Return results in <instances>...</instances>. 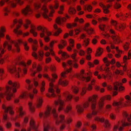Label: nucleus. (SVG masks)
<instances>
[{"instance_id":"obj_33","label":"nucleus","mask_w":131,"mask_h":131,"mask_svg":"<svg viewBox=\"0 0 131 131\" xmlns=\"http://www.w3.org/2000/svg\"><path fill=\"white\" fill-rule=\"evenodd\" d=\"M122 103L121 102H114L113 103V105L114 106H117L119 107H124V105L122 104Z\"/></svg>"},{"instance_id":"obj_3","label":"nucleus","mask_w":131,"mask_h":131,"mask_svg":"<svg viewBox=\"0 0 131 131\" xmlns=\"http://www.w3.org/2000/svg\"><path fill=\"white\" fill-rule=\"evenodd\" d=\"M43 77L46 78L48 79V81L50 82L49 83L50 87L49 89V92L52 93L51 95V96L52 97H54L56 96L55 94L54 93L55 89L56 90V92L57 93H59L60 92V90L58 89L57 86H54L52 82L55 81V80L53 79H51L49 77L48 74H44L43 75Z\"/></svg>"},{"instance_id":"obj_15","label":"nucleus","mask_w":131,"mask_h":131,"mask_svg":"<svg viewBox=\"0 0 131 131\" xmlns=\"http://www.w3.org/2000/svg\"><path fill=\"white\" fill-rule=\"evenodd\" d=\"M112 23L117 28V29H119L120 31L123 30L126 27L125 24H118L116 21H113Z\"/></svg>"},{"instance_id":"obj_49","label":"nucleus","mask_w":131,"mask_h":131,"mask_svg":"<svg viewBox=\"0 0 131 131\" xmlns=\"http://www.w3.org/2000/svg\"><path fill=\"white\" fill-rule=\"evenodd\" d=\"M5 51V50L2 49L1 47L0 46V57L2 56V54Z\"/></svg>"},{"instance_id":"obj_48","label":"nucleus","mask_w":131,"mask_h":131,"mask_svg":"<svg viewBox=\"0 0 131 131\" xmlns=\"http://www.w3.org/2000/svg\"><path fill=\"white\" fill-rule=\"evenodd\" d=\"M124 106H131V101H127L126 103H124Z\"/></svg>"},{"instance_id":"obj_55","label":"nucleus","mask_w":131,"mask_h":131,"mask_svg":"<svg viewBox=\"0 0 131 131\" xmlns=\"http://www.w3.org/2000/svg\"><path fill=\"white\" fill-rule=\"evenodd\" d=\"M60 10L58 11V13L59 14H63L62 11L63 10V6H61L60 7Z\"/></svg>"},{"instance_id":"obj_16","label":"nucleus","mask_w":131,"mask_h":131,"mask_svg":"<svg viewBox=\"0 0 131 131\" xmlns=\"http://www.w3.org/2000/svg\"><path fill=\"white\" fill-rule=\"evenodd\" d=\"M111 5L107 4L106 6L104 5L102 3H100V6L102 7L103 8V9L104 13L105 14H107L109 12V10L108 9V8H109L112 6V4H111Z\"/></svg>"},{"instance_id":"obj_61","label":"nucleus","mask_w":131,"mask_h":131,"mask_svg":"<svg viewBox=\"0 0 131 131\" xmlns=\"http://www.w3.org/2000/svg\"><path fill=\"white\" fill-rule=\"evenodd\" d=\"M71 107L70 106H68L67 107L66 109L64 110V111L66 113H68L69 111L71 109Z\"/></svg>"},{"instance_id":"obj_13","label":"nucleus","mask_w":131,"mask_h":131,"mask_svg":"<svg viewBox=\"0 0 131 131\" xmlns=\"http://www.w3.org/2000/svg\"><path fill=\"white\" fill-rule=\"evenodd\" d=\"M21 12L23 14L25 15H28L31 14L32 11L30 6L28 5L24 9L22 10Z\"/></svg>"},{"instance_id":"obj_24","label":"nucleus","mask_w":131,"mask_h":131,"mask_svg":"<svg viewBox=\"0 0 131 131\" xmlns=\"http://www.w3.org/2000/svg\"><path fill=\"white\" fill-rule=\"evenodd\" d=\"M89 26V24H86L85 25L83 29L84 30L87 31L88 34H89L92 33L93 30L91 28H88V27Z\"/></svg>"},{"instance_id":"obj_25","label":"nucleus","mask_w":131,"mask_h":131,"mask_svg":"<svg viewBox=\"0 0 131 131\" xmlns=\"http://www.w3.org/2000/svg\"><path fill=\"white\" fill-rule=\"evenodd\" d=\"M66 20V19L65 18H61L59 17H58L56 19V23L58 24L61 25L62 23L64 22Z\"/></svg>"},{"instance_id":"obj_59","label":"nucleus","mask_w":131,"mask_h":131,"mask_svg":"<svg viewBox=\"0 0 131 131\" xmlns=\"http://www.w3.org/2000/svg\"><path fill=\"white\" fill-rule=\"evenodd\" d=\"M6 45H7L8 46V49L9 50H10L11 49L12 47L11 45L8 44L7 42L6 43L5 45L4 44V46L5 47Z\"/></svg>"},{"instance_id":"obj_1","label":"nucleus","mask_w":131,"mask_h":131,"mask_svg":"<svg viewBox=\"0 0 131 131\" xmlns=\"http://www.w3.org/2000/svg\"><path fill=\"white\" fill-rule=\"evenodd\" d=\"M8 83L9 86L7 87V91L5 94L7 99L8 100H9L11 99L10 97L12 96L13 95L11 92V90H12L13 93L16 92V89L15 87H16L17 88H18L20 86V85L18 82H13L10 80L8 81Z\"/></svg>"},{"instance_id":"obj_52","label":"nucleus","mask_w":131,"mask_h":131,"mask_svg":"<svg viewBox=\"0 0 131 131\" xmlns=\"http://www.w3.org/2000/svg\"><path fill=\"white\" fill-rule=\"evenodd\" d=\"M92 7L90 5H88L87 6H85L84 8L85 10H87L89 12H90L91 10Z\"/></svg>"},{"instance_id":"obj_18","label":"nucleus","mask_w":131,"mask_h":131,"mask_svg":"<svg viewBox=\"0 0 131 131\" xmlns=\"http://www.w3.org/2000/svg\"><path fill=\"white\" fill-rule=\"evenodd\" d=\"M81 38L84 39L83 41V45L84 47H86L89 44V40L88 39L85 38V36L84 34L81 35Z\"/></svg>"},{"instance_id":"obj_45","label":"nucleus","mask_w":131,"mask_h":131,"mask_svg":"<svg viewBox=\"0 0 131 131\" xmlns=\"http://www.w3.org/2000/svg\"><path fill=\"white\" fill-rule=\"evenodd\" d=\"M43 131H48L49 128V125L47 124H45L44 125Z\"/></svg>"},{"instance_id":"obj_62","label":"nucleus","mask_w":131,"mask_h":131,"mask_svg":"<svg viewBox=\"0 0 131 131\" xmlns=\"http://www.w3.org/2000/svg\"><path fill=\"white\" fill-rule=\"evenodd\" d=\"M119 122H118L117 125H115L114 126L113 129L114 131H116L117 130V129L119 124Z\"/></svg>"},{"instance_id":"obj_35","label":"nucleus","mask_w":131,"mask_h":131,"mask_svg":"<svg viewBox=\"0 0 131 131\" xmlns=\"http://www.w3.org/2000/svg\"><path fill=\"white\" fill-rule=\"evenodd\" d=\"M32 42L35 44L32 45V50L34 51H36L37 49V46L36 45L37 42V41L36 40H33V41Z\"/></svg>"},{"instance_id":"obj_27","label":"nucleus","mask_w":131,"mask_h":131,"mask_svg":"<svg viewBox=\"0 0 131 131\" xmlns=\"http://www.w3.org/2000/svg\"><path fill=\"white\" fill-rule=\"evenodd\" d=\"M59 83L63 86H66L68 84V81L67 80H63L62 78H61L59 80Z\"/></svg>"},{"instance_id":"obj_47","label":"nucleus","mask_w":131,"mask_h":131,"mask_svg":"<svg viewBox=\"0 0 131 131\" xmlns=\"http://www.w3.org/2000/svg\"><path fill=\"white\" fill-rule=\"evenodd\" d=\"M5 31V29L3 27H2L1 29V31H0V37H2L4 36V35L3 34V32H4Z\"/></svg>"},{"instance_id":"obj_39","label":"nucleus","mask_w":131,"mask_h":131,"mask_svg":"<svg viewBox=\"0 0 131 131\" xmlns=\"http://www.w3.org/2000/svg\"><path fill=\"white\" fill-rule=\"evenodd\" d=\"M92 50L90 48H88L87 50L86 55V57H91L90 53L91 52Z\"/></svg>"},{"instance_id":"obj_5","label":"nucleus","mask_w":131,"mask_h":131,"mask_svg":"<svg viewBox=\"0 0 131 131\" xmlns=\"http://www.w3.org/2000/svg\"><path fill=\"white\" fill-rule=\"evenodd\" d=\"M37 29L38 30H40L41 32L40 34V37L41 38L44 37L45 42H48L50 40L49 38L47 36L46 34L49 36L51 35V33L48 32L45 28L42 27L40 26H38Z\"/></svg>"},{"instance_id":"obj_22","label":"nucleus","mask_w":131,"mask_h":131,"mask_svg":"<svg viewBox=\"0 0 131 131\" xmlns=\"http://www.w3.org/2000/svg\"><path fill=\"white\" fill-rule=\"evenodd\" d=\"M77 52H78L79 54L82 56H83L85 53V52L82 50H74V53L72 55V57H75L76 55Z\"/></svg>"},{"instance_id":"obj_8","label":"nucleus","mask_w":131,"mask_h":131,"mask_svg":"<svg viewBox=\"0 0 131 131\" xmlns=\"http://www.w3.org/2000/svg\"><path fill=\"white\" fill-rule=\"evenodd\" d=\"M30 25L31 29L30 30V32L33 35L36 36L37 35V33L35 31V28L34 26L31 24L30 21L28 19L25 20V24L24 25V26L26 29H27L28 27V25Z\"/></svg>"},{"instance_id":"obj_7","label":"nucleus","mask_w":131,"mask_h":131,"mask_svg":"<svg viewBox=\"0 0 131 131\" xmlns=\"http://www.w3.org/2000/svg\"><path fill=\"white\" fill-rule=\"evenodd\" d=\"M17 22H18L19 25H17L16 28L14 30V32L17 35L23 34V33L21 31L18 30L20 27L21 25L22 24V21L21 19H20L18 21L16 19H14L13 21V22L14 24H16ZM29 34V32H27L26 33L23 34L24 36H28Z\"/></svg>"},{"instance_id":"obj_44","label":"nucleus","mask_w":131,"mask_h":131,"mask_svg":"<svg viewBox=\"0 0 131 131\" xmlns=\"http://www.w3.org/2000/svg\"><path fill=\"white\" fill-rule=\"evenodd\" d=\"M44 48L45 50L46 51H47L48 49H49L51 54L53 56H54V54L53 52L52 51V50L50 48L49 49V47L47 46H45Z\"/></svg>"},{"instance_id":"obj_41","label":"nucleus","mask_w":131,"mask_h":131,"mask_svg":"<svg viewBox=\"0 0 131 131\" xmlns=\"http://www.w3.org/2000/svg\"><path fill=\"white\" fill-rule=\"evenodd\" d=\"M59 54H61L62 56L63 57H69V55L67 54L66 53L64 52H63L62 51H60L59 52Z\"/></svg>"},{"instance_id":"obj_26","label":"nucleus","mask_w":131,"mask_h":131,"mask_svg":"<svg viewBox=\"0 0 131 131\" xmlns=\"http://www.w3.org/2000/svg\"><path fill=\"white\" fill-rule=\"evenodd\" d=\"M43 100L41 97L38 98L37 100L36 106L37 108H40L42 106Z\"/></svg>"},{"instance_id":"obj_57","label":"nucleus","mask_w":131,"mask_h":131,"mask_svg":"<svg viewBox=\"0 0 131 131\" xmlns=\"http://www.w3.org/2000/svg\"><path fill=\"white\" fill-rule=\"evenodd\" d=\"M11 126V123H10L9 122H7L5 125V126L7 128H10Z\"/></svg>"},{"instance_id":"obj_20","label":"nucleus","mask_w":131,"mask_h":131,"mask_svg":"<svg viewBox=\"0 0 131 131\" xmlns=\"http://www.w3.org/2000/svg\"><path fill=\"white\" fill-rule=\"evenodd\" d=\"M110 44L111 45V48L112 49L115 48L116 49V50L117 51L118 53L117 54H116V57H121V54L122 53V51L118 50V48L117 47H116L115 48L114 45L112 42H110Z\"/></svg>"},{"instance_id":"obj_63","label":"nucleus","mask_w":131,"mask_h":131,"mask_svg":"<svg viewBox=\"0 0 131 131\" xmlns=\"http://www.w3.org/2000/svg\"><path fill=\"white\" fill-rule=\"evenodd\" d=\"M125 99L127 101H131V97L128 95H127L125 97Z\"/></svg>"},{"instance_id":"obj_28","label":"nucleus","mask_w":131,"mask_h":131,"mask_svg":"<svg viewBox=\"0 0 131 131\" xmlns=\"http://www.w3.org/2000/svg\"><path fill=\"white\" fill-rule=\"evenodd\" d=\"M72 63V60H69L67 61V64L65 62H63L62 63V66L64 69H66V66H67L69 67L71 66Z\"/></svg>"},{"instance_id":"obj_12","label":"nucleus","mask_w":131,"mask_h":131,"mask_svg":"<svg viewBox=\"0 0 131 131\" xmlns=\"http://www.w3.org/2000/svg\"><path fill=\"white\" fill-rule=\"evenodd\" d=\"M110 32L111 33L113 34L111 36L115 43H118L120 42L119 37L116 35L115 32L112 30H110Z\"/></svg>"},{"instance_id":"obj_19","label":"nucleus","mask_w":131,"mask_h":131,"mask_svg":"<svg viewBox=\"0 0 131 131\" xmlns=\"http://www.w3.org/2000/svg\"><path fill=\"white\" fill-rule=\"evenodd\" d=\"M2 108L4 110V112L7 113L9 111V113L12 115L14 114L10 106L6 107L4 105H3L2 106Z\"/></svg>"},{"instance_id":"obj_40","label":"nucleus","mask_w":131,"mask_h":131,"mask_svg":"<svg viewBox=\"0 0 131 131\" xmlns=\"http://www.w3.org/2000/svg\"><path fill=\"white\" fill-rule=\"evenodd\" d=\"M104 100V99H102L99 102L98 105L100 108H102L103 105V101Z\"/></svg>"},{"instance_id":"obj_2","label":"nucleus","mask_w":131,"mask_h":131,"mask_svg":"<svg viewBox=\"0 0 131 131\" xmlns=\"http://www.w3.org/2000/svg\"><path fill=\"white\" fill-rule=\"evenodd\" d=\"M55 5L53 7L52 6L49 5V7L51 10V12L48 15L47 14L48 12V10L45 5H43L42 9L43 12H41V14L43 15V17L46 18L49 21H50L51 19L49 17V16L51 17L52 16V13H53L54 10V8L55 9H57L59 6V3L57 1H54Z\"/></svg>"},{"instance_id":"obj_50","label":"nucleus","mask_w":131,"mask_h":131,"mask_svg":"<svg viewBox=\"0 0 131 131\" xmlns=\"http://www.w3.org/2000/svg\"><path fill=\"white\" fill-rule=\"evenodd\" d=\"M89 104V103L88 102L85 103L83 104V108L84 109L87 108L88 107Z\"/></svg>"},{"instance_id":"obj_30","label":"nucleus","mask_w":131,"mask_h":131,"mask_svg":"<svg viewBox=\"0 0 131 131\" xmlns=\"http://www.w3.org/2000/svg\"><path fill=\"white\" fill-rule=\"evenodd\" d=\"M30 125L31 127L34 130H36L37 127L35 125L33 119H31L30 122Z\"/></svg>"},{"instance_id":"obj_9","label":"nucleus","mask_w":131,"mask_h":131,"mask_svg":"<svg viewBox=\"0 0 131 131\" xmlns=\"http://www.w3.org/2000/svg\"><path fill=\"white\" fill-rule=\"evenodd\" d=\"M7 68L8 71L10 73L14 74L16 75V77H19V75L18 73L21 71V69L20 68H18V71L16 70L15 66H8Z\"/></svg>"},{"instance_id":"obj_6","label":"nucleus","mask_w":131,"mask_h":131,"mask_svg":"<svg viewBox=\"0 0 131 131\" xmlns=\"http://www.w3.org/2000/svg\"><path fill=\"white\" fill-rule=\"evenodd\" d=\"M56 110L53 107L52 109V112L53 114L54 118L56 119V125H59V123L64 124L65 122L64 120V116L63 115H60L59 118L58 117L57 114L55 113Z\"/></svg>"},{"instance_id":"obj_38","label":"nucleus","mask_w":131,"mask_h":131,"mask_svg":"<svg viewBox=\"0 0 131 131\" xmlns=\"http://www.w3.org/2000/svg\"><path fill=\"white\" fill-rule=\"evenodd\" d=\"M72 91L75 94H77L79 90L77 87L73 86L71 88Z\"/></svg>"},{"instance_id":"obj_23","label":"nucleus","mask_w":131,"mask_h":131,"mask_svg":"<svg viewBox=\"0 0 131 131\" xmlns=\"http://www.w3.org/2000/svg\"><path fill=\"white\" fill-rule=\"evenodd\" d=\"M53 26L55 30L54 35L56 36H58L62 31V30L60 28H58L56 24L54 25Z\"/></svg>"},{"instance_id":"obj_14","label":"nucleus","mask_w":131,"mask_h":131,"mask_svg":"<svg viewBox=\"0 0 131 131\" xmlns=\"http://www.w3.org/2000/svg\"><path fill=\"white\" fill-rule=\"evenodd\" d=\"M64 102L63 101L60 99H59L58 101H55V104L56 105H58V103L59 104V106L58 109V112H60L61 110L63 109Z\"/></svg>"},{"instance_id":"obj_21","label":"nucleus","mask_w":131,"mask_h":131,"mask_svg":"<svg viewBox=\"0 0 131 131\" xmlns=\"http://www.w3.org/2000/svg\"><path fill=\"white\" fill-rule=\"evenodd\" d=\"M52 108L50 107H49L48 108V110L45 112L44 114L43 115L42 113H40L39 114V116L40 117H41L43 116L44 117H46L49 116L50 114V111L52 110Z\"/></svg>"},{"instance_id":"obj_11","label":"nucleus","mask_w":131,"mask_h":131,"mask_svg":"<svg viewBox=\"0 0 131 131\" xmlns=\"http://www.w3.org/2000/svg\"><path fill=\"white\" fill-rule=\"evenodd\" d=\"M84 70H81L80 74L77 76V77L79 79L81 80L82 81L84 80L85 79L86 81L88 82L90 80V78L89 77H86L85 76L88 74L84 73Z\"/></svg>"},{"instance_id":"obj_29","label":"nucleus","mask_w":131,"mask_h":131,"mask_svg":"<svg viewBox=\"0 0 131 131\" xmlns=\"http://www.w3.org/2000/svg\"><path fill=\"white\" fill-rule=\"evenodd\" d=\"M70 47H68L67 48V50L69 51H70L72 48L71 47H73L74 46V41L72 39H70L69 40Z\"/></svg>"},{"instance_id":"obj_53","label":"nucleus","mask_w":131,"mask_h":131,"mask_svg":"<svg viewBox=\"0 0 131 131\" xmlns=\"http://www.w3.org/2000/svg\"><path fill=\"white\" fill-rule=\"evenodd\" d=\"M76 24L74 23L73 24H68L67 25V27L69 28H71L72 27H75L76 26Z\"/></svg>"},{"instance_id":"obj_36","label":"nucleus","mask_w":131,"mask_h":131,"mask_svg":"<svg viewBox=\"0 0 131 131\" xmlns=\"http://www.w3.org/2000/svg\"><path fill=\"white\" fill-rule=\"evenodd\" d=\"M3 11L5 12L4 13L5 16H7L8 15V13L10 12V9L7 7L4 8L3 9Z\"/></svg>"},{"instance_id":"obj_17","label":"nucleus","mask_w":131,"mask_h":131,"mask_svg":"<svg viewBox=\"0 0 131 131\" xmlns=\"http://www.w3.org/2000/svg\"><path fill=\"white\" fill-rule=\"evenodd\" d=\"M122 84L119 83H115L113 89L116 91L118 90V88H119V89L120 91H122L124 90V87L122 86Z\"/></svg>"},{"instance_id":"obj_51","label":"nucleus","mask_w":131,"mask_h":131,"mask_svg":"<svg viewBox=\"0 0 131 131\" xmlns=\"http://www.w3.org/2000/svg\"><path fill=\"white\" fill-rule=\"evenodd\" d=\"M103 60L104 62L106 63V66H108L109 65V62L107 60V58H104L103 59Z\"/></svg>"},{"instance_id":"obj_56","label":"nucleus","mask_w":131,"mask_h":131,"mask_svg":"<svg viewBox=\"0 0 131 131\" xmlns=\"http://www.w3.org/2000/svg\"><path fill=\"white\" fill-rule=\"evenodd\" d=\"M75 21H78L80 23L83 22L84 21L83 19H79L78 18H76L75 19Z\"/></svg>"},{"instance_id":"obj_58","label":"nucleus","mask_w":131,"mask_h":131,"mask_svg":"<svg viewBox=\"0 0 131 131\" xmlns=\"http://www.w3.org/2000/svg\"><path fill=\"white\" fill-rule=\"evenodd\" d=\"M72 97V95L70 94H69L67 96L66 100L67 101H70Z\"/></svg>"},{"instance_id":"obj_60","label":"nucleus","mask_w":131,"mask_h":131,"mask_svg":"<svg viewBox=\"0 0 131 131\" xmlns=\"http://www.w3.org/2000/svg\"><path fill=\"white\" fill-rule=\"evenodd\" d=\"M38 53L39 56L41 57L43 56L44 54V53L43 51L41 50L38 51Z\"/></svg>"},{"instance_id":"obj_31","label":"nucleus","mask_w":131,"mask_h":131,"mask_svg":"<svg viewBox=\"0 0 131 131\" xmlns=\"http://www.w3.org/2000/svg\"><path fill=\"white\" fill-rule=\"evenodd\" d=\"M77 109L78 112L79 113H81L82 112L84 109L82 106L80 105H78L77 106Z\"/></svg>"},{"instance_id":"obj_64","label":"nucleus","mask_w":131,"mask_h":131,"mask_svg":"<svg viewBox=\"0 0 131 131\" xmlns=\"http://www.w3.org/2000/svg\"><path fill=\"white\" fill-rule=\"evenodd\" d=\"M81 125V123L80 122H78L75 125L76 127L78 128H79Z\"/></svg>"},{"instance_id":"obj_43","label":"nucleus","mask_w":131,"mask_h":131,"mask_svg":"<svg viewBox=\"0 0 131 131\" xmlns=\"http://www.w3.org/2000/svg\"><path fill=\"white\" fill-rule=\"evenodd\" d=\"M69 12L70 14H74L75 13L76 10L73 8L70 7L69 9Z\"/></svg>"},{"instance_id":"obj_46","label":"nucleus","mask_w":131,"mask_h":131,"mask_svg":"<svg viewBox=\"0 0 131 131\" xmlns=\"http://www.w3.org/2000/svg\"><path fill=\"white\" fill-rule=\"evenodd\" d=\"M18 62L19 64H21L25 67H26V65L25 63L21 61L19 59H18Z\"/></svg>"},{"instance_id":"obj_34","label":"nucleus","mask_w":131,"mask_h":131,"mask_svg":"<svg viewBox=\"0 0 131 131\" xmlns=\"http://www.w3.org/2000/svg\"><path fill=\"white\" fill-rule=\"evenodd\" d=\"M4 1L6 2L7 4L11 5L13 7H15L16 6V4L14 3L13 2L10 1L9 0H4Z\"/></svg>"},{"instance_id":"obj_54","label":"nucleus","mask_w":131,"mask_h":131,"mask_svg":"<svg viewBox=\"0 0 131 131\" xmlns=\"http://www.w3.org/2000/svg\"><path fill=\"white\" fill-rule=\"evenodd\" d=\"M86 88L85 87L82 88V92H81V95L83 96L85 94L86 91Z\"/></svg>"},{"instance_id":"obj_42","label":"nucleus","mask_w":131,"mask_h":131,"mask_svg":"<svg viewBox=\"0 0 131 131\" xmlns=\"http://www.w3.org/2000/svg\"><path fill=\"white\" fill-rule=\"evenodd\" d=\"M22 108L21 107H20L18 108L19 112V115L20 117L22 116L24 114V112L22 111Z\"/></svg>"},{"instance_id":"obj_37","label":"nucleus","mask_w":131,"mask_h":131,"mask_svg":"<svg viewBox=\"0 0 131 131\" xmlns=\"http://www.w3.org/2000/svg\"><path fill=\"white\" fill-rule=\"evenodd\" d=\"M104 126L107 128H110V124L109 123V121L107 119L105 120L104 121Z\"/></svg>"},{"instance_id":"obj_32","label":"nucleus","mask_w":131,"mask_h":131,"mask_svg":"<svg viewBox=\"0 0 131 131\" xmlns=\"http://www.w3.org/2000/svg\"><path fill=\"white\" fill-rule=\"evenodd\" d=\"M103 52V49L101 48H99L97 51L96 53L95 54V56L96 57L100 56L102 54Z\"/></svg>"},{"instance_id":"obj_4","label":"nucleus","mask_w":131,"mask_h":131,"mask_svg":"<svg viewBox=\"0 0 131 131\" xmlns=\"http://www.w3.org/2000/svg\"><path fill=\"white\" fill-rule=\"evenodd\" d=\"M6 38L7 39L9 40L10 43L14 44L15 47V48L14 50H12L13 51H14L16 50L17 52H18L20 51V49L18 45V43H23L25 47V49L26 50H28L29 49V47L27 46V43L26 42H23L21 40H19L17 41H14L12 40H10V38L8 35H7L6 36Z\"/></svg>"},{"instance_id":"obj_10","label":"nucleus","mask_w":131,"mask_h":131,"mask_svg":"<svg viewBox=\"0 0 131 131\" xmlns=\"http://www.w3.org/2000/svg\"><path fill=\"white\" fill-rule=\"evenodd\" d=\"M97 98V96L93 95L92 96L90 97L88 99L89 102H91V107L92 110L95 109L96 103V100Z\"/></svg>"}]
</instances>
